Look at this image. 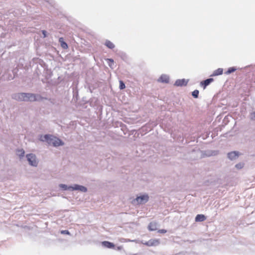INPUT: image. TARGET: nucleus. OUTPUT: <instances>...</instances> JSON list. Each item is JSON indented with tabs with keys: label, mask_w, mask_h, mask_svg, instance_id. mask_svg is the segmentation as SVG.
I'll return each instance as SVG.
<instances>
[{
	"label": "nucleus",
	"mask_w": 255,
	"mask_h": 255,
	"mask_svg": "<svg viewBox=\"0 0 255 255\" xmlns=\"http://www.w3.org/2000/svg\"><path fill=\"white\" fill-rule=\"evenodd\" d=\"M11 98L18 101L34 102L40 101L43 98L38 94L26 93H15L12 95Z\"/></svg>",
	"instance_id": "1"
},
{
	"label": "nucleus",
	"mask_w": 255,
	"mask_h": 255,
	"mask_svg": "<svg viewBox=\"0 0 255 255\" xmlns=\"http://www.w3.org/2000/svg\"><path fill=\"white\" fill-rule=\"evenodd\" d=\"M39 140L43 142H46L49 145H52L54 147L62 146L64 142L59 138L50 134L41 135Z\"/></svg>",
	"instance_id": "2"
},
{
	"label": "nucleus",
	"mask_w": 255,
	"mask_h": 255,
	"mask_svg": "<svg viewBox=\"0 0 255 255\" xmlns=\"http://www.w3.org/2000/svg\"><path fill=\"white\" fill-rule=\"evenodd\" d=\"M60 189L63 191H74L79 190V191H87V188L85 186L78 184H74L71 186H68L66 184H60L59 185Z\"/></svg>",
	"instance_id": "3"
},
{
	"label": "nucleus",
	"mask_w": 255,
	"mask_h": 255,
	"mask_svg": "<svg viewBox=\"0 0 255 255\" xmlns=\"http://www.w3.org/2000/svg\"><path fill=\"white\" fill-rule=\"evenodd\" d=\"M149 199V197L147 194H143L137 196L135 199L132 200V202L134 205L143 204L146 203Z\"/></svg>",
	"instance_id": "4"
},
{
	"label": "nucleus",
	"mask_w": 255,
	"mask_h": 255,
	"mask_svg": "<svg viewBox=\"0 0 255 255\" xmlns=\"http://www.w3.org/2000/svg\"><path fill=\"white\" fill-rule=\"evenodd\" d=\"M26 157L29 165L33 167H36L38 165V160L36 156L33 153L27 154Z\"/></svg>",
	"instance_id": "5"
},
{
	"label": "nucleus",
	"mask_w": 255,
	"mask_h": 255,
	"mask_svg": "<svg viewBox=\"0 0 255 255\" xmlns=\"http://www.w3.org/2000/svg\"><path fill=\"white\" fill-rule=\"evenodd\" d=\"M142 244L149 247L157 246L159 245L160 241L159 239H151L145 243L142 242Z\"/></svg>",
	"instance_id": "6"
},
{
	"label": "nucleus",
	"mask_w": 255,
	"mask_h": 255,
	"mask_svg": "<svg viewBox=\"0 0 255 255\" xmlns=\"http://www.w3.org/2000/svg\"><path fill=\"white\" fill-rule=\"evenodd\" d=\"M240 154L241 153L239 151H234L229 152L227 156L231 160H235L239 157Z\"/></svg>",
	"instance_id": "7"
},
{
	"label": "nucleus",
	"mask_w": 255,
	"mask_h": 255,
	"mask_svg": "<svg viewBox=\"0 0 255 255\" xmlns=\"http://www.w3.org/2000/svg\"><path fill=\"white\" fill-rule=\"evenodd\" d=\"M187 83L188 80L184 79H178L175 81L174 85L176 86H182L186 85Z\"/></svg>",
	"instance_id": "8"
},
{
	"label": "nucleus",
	"mask_w": 255,
	"mask_h": 255,
	"mask_svg": "<svg viewBox=\"0 0 255 255\" xmlns=\"http://www.w3.org/2000/svg\"><path fill=\"white\" fill-rule=\"evenodd\" d=\"M213 80H214L213 78H209L201 82L200 84L203 87V88L205 89L208 85H209L213 81Z\"/></svg>",
	"instance_id": "9"
},
{
	"label": "nucleus",
	"mask_w": 255,
	"mask_h": 255,
	"mask_svg": "<svg viewBox=\"0 0 255 255\" xmlns=\"http://www.w3.org/2000/svg\"><path fill=\"white\" fill-rule=\"evenodd\" d=\"M102 245L104 247L108 248V249H111L115 247V245L113 243L108 242V241L102 242Z\"/></svg>",
	"instance_id": "10"
},
{
	"label": "nucleus",
	"mask_w": 255,
	"mask_h": 255,
	"mask_svg": "<svg viewBox=\"0 0 255 255\" xmlns=\"http://www.w3.org/2000/svg\"><path fill=\"white\" fill-rule=\"evenodd\" d=\"M158 81L167 83L169 82V77L166 75H162L159 78Z\"/></svg>",
	"instance_id": "11"
},
{
	"label": "nucleus",
	"mask_w": 255,
	"mask_h": 255,
	"mask_svg": "<svg viewBox=\"0 0 255 255\" xmlns=\"http://www.w3.org/2000/svg\"><path fill=\"white\" fill-rule=\"evenodd\" d=\"M157 224L156 222H151L149 223L148 228L149 230L153 231L157 229Z\"/></svg>",
	"instance_id": "12"
},
{
	"label": "nucleus",
	"mask_w": 255,
	"mask_h": 255,
	"mask_svg": "<svg viewBox=\"0 0 255 255\" xmlns=\"http://www.w3.org/2000/svg\"><path fill=\"white\" fill-rule=\"evenodd\" d=\"M206 220V217L204 215L198 214L195 217L196 222H203Z\"/></svg>",
	"instance_id": "13"
},
{
	"label": "nucleus",
	"mask_w": 255,
	"mask_h": 255,
	"mask_svg": "<svg viewBox=\"0 0 255 255\" xmlns=\"http://www.w3.org/2000/svg\"><path fill=\"white\" fill-rule=\"evenodd\" d=\"M223 70L222 68H218V69L215 70L212 75L213 76H216L222 75L223 74Z\"/></svg>",
	"instance_id": "14"
},
{
	"label": "nucleus",
	"mask_w": 255,
	"mask_h": 255,
	"mask_svg": "<svg viewBox=\"0 0 255 255\" xmlns=\"http://www.w3.org/2000/svg\"><path fill=\"white\" fill-rule=\"evenodd\" d=\"M24 150L23 149H18L16 150V154L20 158L24 156Z\"/></svg>",
	"instance_id": "15"
},
{
	"label": "nucleus",
	"mask_w": 255,
	"mask_h": 255,
	"mask_svg": "<svg viewBox=\"0 0 255 255\" xmlns=\"http://www.w3.org/2000/svg\"><path fill=\"white\" fill-rule=\"evenodd\" d=\"M59 42H60L61 46V47L63 48L66 49H67L68 48V45H67V44L66 42H65L63 41V38H59Z\"/></svg>",
	"instance_id": "16"
},
{
	"label": "nucleus",
	"mask_w": 255,
	"mask_h": 255,
	"mask_svg": "<svg viewBox=\"0 0 255 255\" xmlns=\"http://www.w3.org/2000/svg\"><path fill=\"white\" fill-rule=\"evenodd\" d=\"M105 45L110 49H113L115 47V45L109 40H106Z\"/></svg>",
	"instance_id": "17"
},
{
	"label": "nucleus",
	"mask_w": 255,
	"mask_h": 255,
	"mask_svg": "<svg viewBox=\"0 0 255 255\" xmlns=\"http://www.w3.org/2000/svg\"><path fill=\"white\" fill-rule=\"evenodd\" d=\"M236 70V68L235 67H230L228 69V70L225 72L226 74H230Z\"/></svg>",
	"instance_id": "18"
},
{
	"label": "nucleus",
	"mask_w": 255,
	"mask_h": 255,
	"mask_svg": "<svg viewBox=\"0 0 255 255\" xmlns=\"http://www.w3.org/2000/svg\"><path fill=\"white\" fill-rule=\"evenodd\" d=\"M244 163H242V162H240L235 165V167L238 169H241L243 168L244 167Z\"/></svg>",
	"instance_id": "19"
},
{
	"label": "nucleus",
	"mask_w": 255,
	"mask_h": 255,
	"mask_svg": "<svg viewBox=\"0 0 255 255\" xmlns=\"http://www.w3.org/2000/svg\"><path fill=\"white\" fill-rule=\"evenodd\" d=\"M198 94H199V91L197 90H194L192 93V95L195 98H198Z\"/></svg>",
	"instance_id": "20"
},
{
	"label": "nucleus",
	"mask_w": 255,
	"mask_h": 255,
	"mask_svg": "<svg viewBox=\"0 0 255 255\" xmlns=\"http://www.w3.org/2000/svg\"><path fill=\"white\" fill-rule=\"evenodd\" d=\"M119 87L121 90H123L125 88L126 86H125V85L124 83L123 82V81H120V87Z\"/></svg>",
	"instance_id": "21"
},
{
	"label": "nucleus",
	"mask_w": 255,
	"mask_h": 255,
	"mask_svg": "<svg viewBox=\"0 0 255 255\" xmlns=\"http://www.w3.org/2000/svg\"><path fill=\"white\" fill-rule=\"evenodd\" d=\"M250 119L252 120L255 121V112L251 114Z\"/></svg>",
	"instance_id": "22"
},
{
	"label": "nucleus",
	"mask_w": 255,
	"mask_h": 255,
	"mask_svg": "<svg viewBox=\"0 0 255 255\" xmlns=\"http://www.w3.org/2000/svg\"><path fill=\"white\" fill-rule=\"evenodd\" d=\"M61 233L62 234H66V235L70 234V232L68 230H62L61 231Z\"/></svg>",
	"instance_id": "23"
},
{
	"label": "nucleus",
	"mask_w": 255,
	"mask_h": 255,
	"mask_svg": "<svg viewBox=\"0 0 255 255\" xmlns=\"http://www.w3.org/2000/svg\"><path fill=\"white\" fill-rule=\"evenodd\" d=\"M125 240V242H135V243H137V241L135 240H131L130 239H124Z\"/></svg>",
	"instance_id": "24"
},
{
	"label": "nucleus",
	"mask_w": 255,
	"mask_h": 255,
	"mask_svg": "<svg viewBox=\"0 0 255 255\" xmlns=\"http://www.w3.org/2000/svg\"><path fill=\"white\" fill-rule=\"evenodd\" d=\"M166 230H164V229H161V230H159L158 231V232L159 233H162V234H163V233H166Z\"/></svg>",
	"instance_id": "25"
},
{
	"label": "nucleus",
	"mask_w": 255,
	"mask_h": 255,
	"mask_svg": "<svg viewBox=\"0 0 255 255\" xmlns=\"http://www.w3.org/2000/svg\"><path fill=\"white\" fill-rule=\"evenodd\" d=\"M42 32L43 35V37H46L47 36V32L45 30H42Z\"/></svg>",
	"instance_id": "26"
},
{
	"label": "nucleus",
	"mask_w": 255,
	"mask_h": 255,
	"mask_svg": "<svg viewBox=\"0 0 255 255\" xmlns=\"http://www.w3.org/2000/svg\"><path fill=\"white\" fill-rule=\"evenodd\" d=\"M108 60H109L110 61V62H111V63H109V65L110 67H112V64L114 63V60H113V59H108Z\"/></svg>",
	"instance_id": "27"
},
{
	"label": "nucleus",
	"mask_w": 255,
	"mask_h": 255,
	"mask_svg": "<svg viewBox=\"0 0 255 255\" xmlns=\"http://www.w3.org/2000/svg\"><path fill=\"white\" fill-rule=\"evenodd\" d=\"M217 151H214L213 153H212L211 154H209L208 155L209 156H210L211 155H216L217 154Z\"/></svg>",
	"instance_id": "28"
},
{
	"label": "nucleus",
	"mask_w": 255,
	"mask_h": 255,
	"mask_svg": "<svg viewBox=\"0 0 255 255\" xmlns=\"http://www.w3.org/2000/svg\"><path fill=\"white\" fill-rule=\"evenodd\" d=\"M122 249V246H120V247H117V250H121Z\"/></svg>",
	"instance_id": "29"
}]
</instances>
